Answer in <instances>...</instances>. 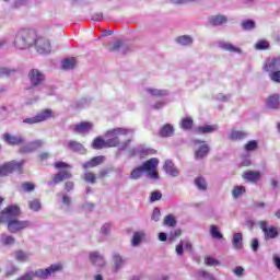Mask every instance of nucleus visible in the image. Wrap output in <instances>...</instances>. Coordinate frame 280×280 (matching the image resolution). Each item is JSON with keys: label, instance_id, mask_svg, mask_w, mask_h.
Returning <instances> with one entry per match:
<instances>
[{"label": "nucleus", "instance_id": "obj_42", "mask_svg": "<svg viewBox=\"0 0 280 280\" xmlns=\"http://www.w3.org/2000/svg\"><path fill=\"white\" fill-rule=\"evenodd\" d=\"M165 106H167V98L164 96L160 97V100L154 105H152V108L154 110H161V108H165Z\"/></svg>", "mask_w": 280, "mask_h": 280}, {"label": "nucleus", "instance_id": "obj_41", "mask_svg": "<svg viewBox=\"0 0 280 280\" xmlns=\"http://www.w3.org/2000/svg\"><path fill=\"white\" fill-rule=\"evenodd\" d=\"M257 148H259V142L257 140L248 141L245 144V151L246 152H255V150H257Z\"/></svg>", "mask_w": 280, "mask_h": 280}, {"label": "nucleus", "instance_id": "obj_61", "mask_svg": "<svg viewBox=\"0 0 280 280\" xmlns=\"http://www.w3.org/2000/svg\"><path fill=\"white\" fill-rule=\"evenodd\" d=\"M145 172H148V175L151 176L154 180H156V178H159V173L156 172V168H152V170H149Z\"/></svg>", "mask_w": 280, "mask_h": 280}, {"label": "nucleus", "instance_id": "obj_32", "mask_svg": "<svg viewBox=\"0 0 280 280\" xmlns=\"http://www.w3.org/2000/svg\"><path fill=\"white\" fill-rule=\"evenodd\" d=\"M69 150H72V152H80L81 154H84L86 152V149H84V145L82 143L71 140L68 142Z\"/></svg>", "mask_w": 280, "mask_h": 280}, {"label": "nucleus", "instance_id": "obj_56", "mask_svg": "<svg viewBox=\"0 0 280 280\" xmlns=\"http://www.w3.org/2000/svg\"><path fill=\"white\" fill-rule=\"evenodd\" d=\"M184 248H185V243L182 241L175 248L176 254L178 255V257H183V253H184Z\"/></svg>", "mask_w": 280, "mask_h": 280}, {"label": "nucleus", "instance_id": "obj_13", "mask_svg": "<svg viewBox=\"0 0 280 280\" xmlns=\"http://www.w3.org/2000/svg\"><path fill=\"white\" fill-rule=\"evenodd\" d=\"M43 140H35L32 142H28L27 144H24L20 148L21 154H30L32 152H35V150H38V148H43Z\"/></svg>", "mask_w": 280, "mask_h": 280}, {"label": "nucleus", "instance_id": "obj_38", "mask_svg": "<svg viewBox=\"0 0 280 280\" xmlns=\"http://www.w3.org/2000/svg\"><path fill=\"white\" fill-rule=\"evenodd\" d=\"M195 185L200 191H207V180L205 177L199 176L195 179Z\"/></svg>", "mask_w": 280, "mask_h": 280}, {"label": "nucleus", "instance_id": "obj_55", "mask_svg": "<svg viewBox=\"0 0 280 280\" xmlns=\"http://www.w3.org/2000/svg\"><path fill=\"white\" fill-rule=\"evenodd\" d=\"M82 209L85 213H91V211H93L95 209V203H91V202H85L82 206Z\"/></svg>", "mask_w": 280, "mask_h": 280}, {"label": "nucleus", "instance_id": "obj_30", "mask_svg": "<svg viewBox=\"0 0 280 280\" xmlns=\"http://www.w3.org/2000/svg\"><path fill=\"white\" fill-rule=\"evenodd\" d=\"M57 196L61 197V209L69 211L71 209V197L65 192H59Z\"/></svg>", "mask_w": 280, "mask_h": 280}, {"label": "nucleus", "instance_id": "obj_62", "mask_svg": "<svg viewBox=\"0 0 280 280\" xmlns=\"http://www.w3.org/2000/svg\"><path fill=\"white\" fill-rule=\"evenodd\" d=\"M55 167H56V170H67V167H69V166L65 162H56Z\"/></svg>", "mask_w": 280, "mask_h": 280}, {"label": "nucleus", "instance_id": "obj_37", "mask_svg": "<svg viewBox=\"0 0 280 280\" xmlns=\"http://www.w3.org/2000/svg\"><path fill=\"white\" fill-rule=\"evenodd\" d=\"M194 126V119L191 117H186L182 119L180 128L182 130H191Z\"/></svg>", "mask_w": 280, "mask_h": 280}, {"label": "nucleus", "instance_id": "obj_3", "mask_svg": "<svg viewBox=\"0 0 280 280\" xmlns=\"http://www.w3.org/2000/svg\"><path fill=\"white\" fill-rule=\"evenodd\" d=\"M36 43V31L22 30L16 33L13 45L15 49H30Z\"/></svg>", "mask_w": 280, "mask_h": 280}, {"label": "nucleus", "instance_id": "obj_27", "mask_svg": "<svg viewBox=\"0 0 280 280\" xmlns=\"http://www.w3.org/2000/svg\"><path fill=\"white\" fill-rule=\"evenodd\" d=\"M243 178L248 180V183H257L261 178V173L248 171L244 173Z\"/></svg>", "mask_w": 280, "mask_h": 280}, {"label": "nucleus", "instance_id": "obj_31", "mask_svg": "<svg viewBox=\"0 0 280 280\" xmlns=\"http://www.w3.org/2000/svg\"><path fill=\"white\" fill-rule=\"evenodd\" d=\"M218 125H206L197 128L198 135H211L218 130Z\"/></svg>", "mask_w": 280, "mask_h": 280}, {"label": "nucleus", "instance_id": "obj_50", "mask_svg": "<svg viewBox=\"0 0 280 280\" xmlns=\"http://www.w3.org/2000/svg\"><path fill=\"white\" fill-rule=\"evenodd\" d=\"M270 47V44L267 40H259L256 45L255 48L259 50L268 49Z\"/></svg>", "mask_w": 280, "mask_h": 280}, {"label": "nucleus", "instance_id": "obj_43", "mask_svg": "<svg viewBox=\"0 0 280 280\" xmlns=\"http://www.w3.org/2000/svg\"><path fill=\"white\" fill-rule=\"evenodd\" d=\"M246 192V188L244 186H235L232 190L233 198L237 199L240 196Z\"/></svg>", "mask_w": 280, "mask_h": 280}, {"label": "nucleus", "instance_id": "obj_18", "mask_svg": "<svg viewBox=\"0 0 280 280\" xmlns=\"http://www.w3.org/2000/svg\"><path fill=\"white\" fill-rule=\"evenodd\" d=\"M137 154H139L140 156H147L148 154H154V150L149 149L145 145H139L129 151V156H137Z\"/></svg>", "mask_w": 280, "mask_h": 280}, {"label": "nucleus", "instance_id": "obj_29", "mask_svg": "<svg viewBox=\"0 0 280 280\" xmlns=\"http://www.w3.org/2000/svg\"><path fill=\"white\" fill-rule=\"evenodd\" d=\"M228 21L229 19H226L225 15H212L211 18H209V23L211 25H214V27L224 25V23H226Z\"/></svg>", "mask_w": 280, "mask_h": 280}, {"label": "nucleus", "instance_id": "obj_36", "mask_svg": "<svg viewBox=\"0 0 280 280\" xmlns=\"http://www.w3.org/2000/svg\"><path fill=\"white\" fill-rule=\"evenodd\" d=\"M174 135V126L166 124L163 128L160 129V136L162 137H172Z\"/></svg>", "mask_w": 280, "mask_h": 280}, {"label": "nucleus", "instance_id": "obj_5", "mask_svg": "<svg viewBox=\"0 0 280 280\" xmlns=\"http://www.w3.org/2000/svg\"><path fill=\"white\" fill-rule=\"evenodd\" d=\"M62 264H54L46 269H37L35 276L37 279H49V277L56 275V272H62Z\"/></svg>", "mask_w": 280, "mask_h": 280}, {"label": "nucleus", "instance_id": "obj_58", "mask_svg": "<svg viewBox=\"0 0 280 280\" xmlns=\"http://www.w3.org/2000/svg\"><path fill=\"white\" fill-rule=\"evenodd\" d=\"M199 277H202L203 279H207V280H215V277H213V275L207 271H199Z\"/></svg>", "mask_w": 280, "mask_h": 280}, {"label": "nucleus", "instance_id": "obj_54", "mask_svg": "<svg viewBox=\"0 0 280 280\" xmlns=\"http://www.w3.org/2000/svg\"><path fill=\"white\" fill-rule=\"evenodd\" d=\"M84 180L85 183H91L92 185H95V180H96L95 174L85 173Z\"/></svg>", "mask_w": 280, "mask_h": 280}, {"label": "nucleus", "instance_id": "obj_34", "mask_svg": "<svg viewBox=\"0 0 280 280\" xmlns=\"http://www.w3.org/2000/svg\"><path fill=\"white\" fill-rule=\"evenodd\" d=\"M267 106H268V108H272V109L279 108V95L273 94V95L269 96L267 100Z\"/></svg>", "mask_w": 280, "mask_h": 280}, {"label": "nucleus", "instance_id": "obj_16", "mask_svg": "<svg viewBox=\"0 0 280 280\" xmlns=\"http://www.w3.org/2000/svg\"><path fill=\"white\" fill-rule=\"evenodd\" d=\"M69 178H71V173H69V171H60L52 177L51 182L47 183V185L48 187H51L58 185V183H62V180H69Z\"/></svg>", "mask_w": 280, "mask_h": 280}, {"label": "nucleus", "instance_id": "obj_53", "mask_svg": "<svg viewBox=\"0 0 280 280\" xmlns=\"http://www.w3.org/2000/svg\"><path fill=\"white\" fill-rule=\"evenodd\" d=\"M161 198H163V195L161 194V191L155 190L151 192V196H150L151 202H156L158 200H161Z\"/></svg>", "mask_w": 280, "mask_h": 280}, {"label": "nucleus", "instance_id": "obj_26", "mask_svg": "<svg viewBox=\"0 0 280 280\" xmlns=\"http://www.w3.org/2000/svg\"><path fill=\"white\" fill-rule=\"evenodd\" d=\"M113 262H114V271L119 272L124 266H126V258H122L119 254H114L113 256Z\"/></svg>", "mask_w": 280, "mask_h": 280}, {"label": "nucleus", "instance_id": "obj_14", "mask_svg": "<svg viewBox=\"0 0 280 280\" xmlns=\"http://www.w3.org/2000/svg\"><path fill=\"white\" fill-rule=\"evenodd\" d=\"M163 171L172 178H176L180 175V171L176 167V165H174V162H172L171 160H166L164 162Z\"/></svg>", "mask_w": 280, "mask_h": 280}, {"label": "nucleus", "instance_id": "obj_57", "mask_svg": "<svg viewBox=\"0 0 280 280\" xmlns=\"http://www.w3.org/2000/svg\"><path fill=\"white\" fill-rule=\"evenodd\" d=\"M250 247L254 253H257V250H259V240L253 238L250 243Z\"/></svg>", "mask_w": 280, "mask_h": 280}, {"label": "nucleus", "instance_id": "obj_47", "mask_svg": "<svg viewBox=\"0 0 280 280\" xmlns=\"http://www.w3.org/2000/svg\"><path fill=\"white\" fill-rule=\"evenodd\" d=\"M175 224H176V218H174V215L168 214L164 218L165 226H174Z\"/></svg>", "mask_w": 280, "mask_h": 280}, {"label": "nucleus", "instance_id": "obj_20", "mask_svg": "<svg viewBox=\"0 0 280 280\" xmlns=\"http://www.w3.org/2000/svg\"><path fill=\"white\" fill-rule=\"evenodd\" d=\"M246 137H248V132L236 129H232L228 133L229 141H243Z\"/></svg>", "mask_w": 280, "mask_h": 280}, {"label": "nucleus", "instance_id": "obj_25", "mask_svg": "<svg viewBox=\"0 0 280 280\" xmlns=\"http://www.w3.org/2000/svg\"><path fill=\"white\" fill-rule=\"evenodd\" d=\"M177 45L180 47H191L194 45V37L191 35H180L175 39Z\"/></svg>", "mask_w": 280, "mask_h": 280}, {"label": "nucleus", "instance_id": "obj_17", "mask_svg": "<svg viewBox=\"0 0 280 280\" xmlns=\"http://www.w3.org/2000/svg\"><path fill=\"white\" fill-rule=\"evenodd\" d=\"M90 261L93 266H96L97 268L106 266V260L104 259V256L100 254V252L90 253Z\"/></svg>", "mask_w": 280, "mask_h": 280}, {"label": "nucleus", "instance_id": "obj_40", "mask_svg": "<svg viewBox=\"0 0 280 280\" xmlns=\"http://www.w3.org/2000/svg\"><path fill=\"white\" fill-rule=\"evenodd\" d=\"M126 46L121 39H118L114 43H109V51H119V49H125Z\"/></svg>", "mask_w": 280, "mask_h": 280}, {"label": "nucleus", "instance_id": "obj_39", "mask_svg": "<svg viewBox=\"0 0 280 280\" xmlns=\"http://www.w3.org/2000/svg\"><path fill=\"white\" fill-rule=\"evenodd\" d=\"M210 235L213 240H222L224 237L218 229V225H210Z\"/></svg>", "mask_w": 280, "mask_h": 280}, {"label": "nucleus", "instance_id": "obj_22", "mask_svg": "<svg viewBox=\"0 0 280 280\" xmlns=\"http://www.w3.org/2000/svg\"><path fill=\"white\" fill-rule=\"evenodd\" d=\"M232 246L234 250H242V248H244V235L241 232L233 234Z\"/></svg>", "mask_w": 280, "mask_h": 280}, {"label": "nucleus", "instance_id": "obj_63", "mask_svg": "<svg viewBox=\"0 0 280 280\" xmlns=\"http://www.w3.org/2000/svg\"><path fill=\"white\" fill-rule=\"evenodd\" d=\"M33 277H36V271H32V272L24 275L20 280H32Z\"/></svg>", "mask_w": 280, "mask_h": 280}, {"label": "nucleus", "instance_id": "obj_21", "mask_svg": "<svg viewBox=\"0 0 280 280\" xmlns=\"http://www.w3.org/2000/svg\"><path fill=\"white\" fill-rule=\"evenodd\" d=\"M194 143L196 144L201 143L199 149L195 152V159L197 160L205 159V156L209 154V145H207L205 141H200V140H195Z\"/></svg>", "mask_w": 280, "mask_h": 280}, {"label": "nucleus", "instance_id": "obj_12", "mask_svg": "<svg viewBox=\"0 0 280 280\" xmlns=\"http://www.w3.org/2000/svg\"><path fill=\"white\" fill-rule=\"evenodd\" d=\"M28 78L33 86H38L43 84V82H45V74H43V72H40V70L38 69L31 70L28 73Z\"/></svg>", "mask_w": 280, "mask_h": 280}, {"label": "nucleus", "instance_id": "obj_10", "mask_svg": "<svg viewBox=\"0 0 280 280\" xmlns=\"http://www.w3.org/2000/svg\"><path fill=\"white\" fill-rule=\"evenodd\" d=\"M3 141L8 143V145H24L26 139L22 135H3Z\"/></svg>", "mask_w": 280, "mask_h": 280}, {"label": "nucleus", "instance_id": "obj_35", "mask_svg": "<svg viewBox=\"0 0 280 280\" xmlns=\"http://www.w3.org/2000/svg\"><path fill=\"white\" fill-rule=\"evenodd\" d=\"M15 243H16V238H14V236L8 235V234H1V244L3 246H14Z\"/></svg>", "mask_w": 280, "mask_h": 280}, {"label": "nucleus", "instance_id": "obj_45", "mask_svg": "<svg viewBox=\"0 0 280 280\" xmlns=\"http://www.w3.org/2000/svg\"><path fill=\"white\" fill-rule=\"evenodd\" d=\"M267 73H269V78L271 82H275L276 84H280V70H273Z\"/></svg>", "mask_w": 280, "mask_h": 280}, {"label": "nucleus", "instance_id": "obj_4", "mask_svg": "<svg viewBox=\"0 0 280 280\" xmlns=\"http://www.w3.org/2000/svg\"><path fill=\"white\" fill-rule=\"evenodd\" d=\"M159 167V159L152 158L145 161L141 166H138L131 171V180H139L145 171L156 170Z\"/></svg>", "mask_w": 280, "mask_h": 280}, {"label": "nucleus", "instance_id": "obj_49", "mask_svg": "<svg viewBox=\"0 0 280 280\" xmlns=\"http://www.w3.org/2000/svg\"><path fill=\"white\" fill-rule=\"evenodd\" d=\"M121 137H124V136H120L119 140H121ZM129 143H130V139L124 141L122 143H121V141H119L117 154H119V152H124V150H127Z\"/></svg>", "mask_w": 280, "mask_h": 280}, {"label": "nucleus", "instance_id": "obj_52", "mask_svg": "<svg viewBox=\"0 0 280 280\" xmlns=\"http://www.w3.org/2000/svg\"><path fill=\"white\" fill-rule=\"evenodd\" d=\"M151 220H153V222H159L161 220V209L159 208L153 209Z\"/></svg>", "mask_w": 280, "mask_h": 280}, {"label": "nucleus", "instance_id": "obj_60", "mask_svg": "<svg viewBox=\"0 0 280 280\" xmlns=\"http://www.w3.org/2000/svg\"><path fill=\"white\" fill-rule=\"evenodd\" d=\"M101 232L103 233V235H108V233H110V223H105L101 228Z\"/></svg>", "mask_w": 280, "mask_h": 280}, {"label": "nucleus", "instance_id": "obj_23", "mask_svg": "<svg viewBox=\"0 0 280 280\" xmlns=\"http://www.w3.org/2000/svg\"><path fill=\"white\" fill-rule=\"evenodd\" d=\"M93 129V122L83 121L74 126L73 130L78 135H86L90 130Z\"/></svg>", "mask_w": 280, "mask_h": 280}, {"label": "nucleus", "instance_id": "obj_24", "mask_svg": "<svg viewBox=\"0 0 280 280\" xmlns=\"http://www.w3.org/2000/svg\"><path fill=\"white\" fill-rule=\"evenodd\" d=\"M105 158L103 155H98L93 158L91 161L85 162L82 167L83 170H91L92 167H97V165H102L104 163Z\"/></svg>", "mask_w": 280, "mask_h": 280}, {"label": "nucleus", "instance_id": "obj_15", "mask_svg": "<svg viewBox=\"0 0 280 280\" xmlns=\"http://www.w3.org/2000/svg\"><path fill=\"white\" fill-rule=\"evenodd\" d=\"M170 93L167 90H161L156 88H145L144 89V95H148L149 97L154 98H161V97H167Z\"/></svg>", "mask_w": 280, "mask_h": 280}, {"label": "nucleus", "instance_id": "obj_48", "mask_svg": "<svg viewBox=\"0 0 280 280\" xmlns=\"http://www.w3.org/2000/svg\"><path fill=\"white\" fill-rule=\"evenodd\" d=\"M242 27L246 31L255 30V21L246 20L242 23Z\"/></svg>", "mask_w": 280, "mask_h": 280}, {"label": "nucleus", "instance_id": "obj_11", "mask_svg": "<svg viewBox=\"0 0 280 280\" xmlns=\"http://www.w3.org/2000/svg\"><path fill=\"white\" fill-rule=\"evenodd\" d=\"M264 71H280V56L268 58L264 65Z\"/></svg>", "mask_w": 280, "mask_h": 280}, {"label": "nucleus", "instance_id": "obj_64", "mask_svg": "<svg viewBox=\"0 0 280 280\" xmlns=\"http://www.w3.org/2000/svg\"><path fill=\"white\" fill-rule=\"evenodd\" d=\"M234 275H236V277H242V275H244V267L242 266L235 267Z\"/></svg>", "mask_w": 280, "mask_h": 280}, {"label": "nucleus", "instance_id": "obj_51", "mask_svg": "<svg viewBox=\"0 0 280 280\" xmlns=\"http://www.w3.org/2000/svg\"><path fill=\"white\" fill-rule=\"evenodd\" d=\"M205 262L207 266H220V260L211 256L206 257Z\"/></svg>", "mask_w": 280, "mask_h": 280}, {"label": "nucleus", "instance_id": "obj_44", "mask_svg": "<svg viewBox=\"0 0 280 280\" xmlns=\"http://www.w3.org/2000/svg\"><path fill=\"white\" fill-rule=\"evenodd\" d=\"M143 232H136L131 241L132 246H139V244H141V240H143Z\"/></svg>", "mask_w": 280, "mask_h": 280}, {"label": "nucleus", "instance_id": "obj_59", "mask_svg": "<svg viewBox=\"0 0 280 280\" xmlns=\"http://www.w3.org/2000/svg\"><path fill=\"white\" fill-rule=\"evenodd\" d=\"M22 189L24 191H34L35 186L32 183H24V184H22Z\"/></svg>", "mask_w": 280, "mask_h": 280}, {"label": "nucleus", "instance_id": "obj_33", "mask_svg": "<svg viewBox=\"0 0 280 280\" xmlns=\"http://www.w3.org/2000/svg\"><path fill=\"white\" fill-rule=\"evenodd\" d=\"M32 254L24 252V250H16L14 252V258L16 259V261H20L22 264H25V261L30 260Z\"/></svg>", "mask_w": 280, "mask_h": 280}, {"label": "nucleus", "instance_id": "obj_19", "mask_svg": "<svg viewBox=\"0 0 280 280\" xmlns=\"http://www.w3.org/2000/svg\"><path fill=\"white\" fill-rule=\"evenodd\" d=\"M219 49H222L223 51H229V54H242V49L229 42H219L218 43Z\"/></svg>", "mask_w": 280, "mask_h": 280}, {"label": "nucleus", "instance_id": "obj_28", "mask_svg": "<svg viewBox=\"0 0 280 280\" xmlns=\"http://www.w3.org/2000/svg\"><path fill=\"white\" fill-rule=\"evenodd\" d=\"M75 65H78L75 58H66L61 61V69L63 71H71V69H75Z\"/></svg>", "mask_w": 280, "mask_h": 280}, {"label": "nucleus", "instance_id": "obj_6", "mask_svg": "<svg viewBox=\"0 0 280 280\" xmlns=\"http://www.w3.org/2000/svg\"><path fill=\"white\" fill-rule=\"evenodd\" d=\"M23 165H25V161L23 160L20 162H7L0 166V176H8L9 174H12V172H21Z\"/></svg>", "mask_w": 280, "mask_h": 280}, {"label": "nucleus", "instance_id": "obj_8", "mask_svg": "<svg viewBox=\"0 0 280 280\" xmlns=\"http://www.w3.org/2000/svg\"><path fill=\"white\" fill-rule=\"evenodd\" d=\"M33 45H35L37 54H40L42 56L51 52V43L45 37H38V35H36L35 43Z\"/></svg>", "mask_w": 280, "mask_h": 280}, {"label": "nucleus", "instance_id": "obj_1", "mask_svg": "<svg viewBox=\"0 0 280 280\" xmlns=\"http://www.w3.org/2000/svg\"><path fill=\"white\" fill-rule=\"evenodd\" d=\"M20 215L21 208H19V206H9L0 212V224H7L9 233L16 235V233H21L32 226V222L16 219Z\"/></svg>", "mask_w": 280, "mask_h": 280}, {"label": "nucleus", "instance_id": "obj_7", "mask_svg": "<svg viewBox=\"0 0 280 280\" xmlns=\"http://www.w3.org/2000/svg\"><path fill=\"white\" fill-rule=\"evenodd\" d=\"M258 226L262 231L266 242H268V240H275L279 237V228H268V221H259Z\"/></svg>", "mask_w": 280, "mask_h": 280}, {"label": "nucleus", "instance_id": "obj_9", "mask_svg": "<svg viewBox=\"0 0 280 280\" xmlns=\"http://www.w3.org/2000/svg\"><path fill=\"white\" fill-rule=\"evenodd\" d=\"M50 117H51V109H45L34 117L25 118L23 120V124H30V125L40 124L42 121H47V119H49Z\"/></svg>", "mask_w": 280, "mask_h": 280}, {"label": "nucleus", "instance_id": "obj_46", "mask_svg": "<svg viewBox=\"0 0 280 280\" xmlns=\"http://www.w3.org/2000/svg\"><path fill=\"white\" fill-rule=\"evenodd\" d=\"M28 207L31 211H38L40 209V200L33 199L32 201L28 202Z\"/></svg>", "mask_w": 280, "mask_h": 280}, {"label": "nucleus", "instance_id": "obj_2", "mask_svg": "<svg viewBox=\"0 0 280 280\" xmlns=\"http://www.w3.org/2000/svg\"><path fill=\"white\" fill-rule=\"evenodd\" d=\"M129 135H135V130L121 127L110 129L105 133L107 140L105 141L101 137H97L93 141L92 148L93 150H102V148H117L120 141L119 137H128Z\"/></svg>", "mask_w": 280, "mask_h": 280}]
</instances>
